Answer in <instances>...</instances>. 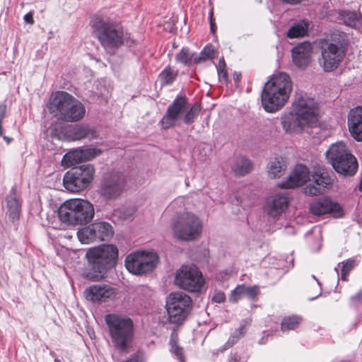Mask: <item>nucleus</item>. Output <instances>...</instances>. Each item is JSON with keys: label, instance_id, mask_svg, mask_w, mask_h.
<instances>
[{"label": "nucleus", "instance_id": "obj_39", "mask_svg": "<svg viewBox=\"0 0 362 362\" xmlns=\"http://www.w3.org/2000/svg\"><path fill=\"white\" fill-rule=\"evenodd\" d=\"M341 268V279L343 281L347 280V275L352 270L354 267L356 265V261L354 259H348L345 262H343Z\"/></svg>", "mask_w": 362, "mask_h": 362}, {"label": "nucleus", "instance_id": "obj_49", "mask_svg": "<svg viewBox=\"0 0 362 362\" xmlns=\"http://www.w3.org/2000/svg\"><path fill=\"white\" fill-rule=\"evenodd\" d=\"M218 78H222L225 81H227L228 76H227V72H226V69L225 70L218 71Z\"/></svg>", "mask_w": 362, "mask_h": 362}, {"label": "nucleus", "instance_id": "obj_53", "mask_svg": "<svg viewBox=\"0 0 362 362\" xmlns=\"http://www.w3.org/2000/svg\"><path fill=\"white\" fill-rule=\"evenodd\" d=\"M2 123L3 122H0V136H2L4 134H3V127H2Z\"/></svg>", "mask_w": 362, "mask_h": 362}, {"label": "nucleus", "instance_id": "obj_46", "mask_svg": "<svg viewBox=\"0 0 362 362\" xmlns=\"http://www.w3.org/2000/svg\"><path fill=\"white\" fill-rule=\"evenodd\" d=\"M6 110L7 107L6 104L0 105V122H3V120L6 117Z\"/></svg>", "mask_w": 362, "mask_h": 362}, {"label": "nucleus", "instance_id": "obj_28", "mask_svg": "<svg viewBox=\"0 0 362 362\" xmlns=\"http://www.w3.org/2000/svg\"><path fill=\"white\" fill-rule=\"evenodd\" d=\"M286 170V160L281 156L271 158L267 164L268 176L272 179L280 178L285 174Z\"/></svg>", "mask_w": 362, "mask_h": 362}, {"label": "nucleus", "instance_id": "obj_9", "mask_svg": "<svg viewBox=\"0 0 362 362\" xmlns=\"http://www.w3.org/2000/svg\"><path fill=\"white\" fill-rule=\"evenodd\" d=\"M172 229L177 238L185 241H192L202 234L203 223L197 215L191 212H183L177 216Z\"/></svg>", "mask_w": 362, "mask_h": 362}, {"label": "nucleus", "instance_id": "obj_31", "mask_svg": "<svg viewBox=\"0 0 362 362\" xmlns=\"http://www.w3.org/2000/svg\"><path fill=\"white\" fill-rule=\"evenodd\" d=\"M83 161H84L83 148H78L66 153L62 160V163L67 167L72 166Z\"/></svg>", "mask_w": 362, "mask_h": 362}, {"label": "nucleus", "instance_id": "obj_7", "mask_svg": "<svg viewBox=\"0 0 362 362\" xmlns=\"http://www.w3.org/2000/svg\"><path fill=\"white\" fill-rule=\"evenodd\" d=\"M326 157L337 173L344 176H353L358 170V162L346 144L342 141L330 146Z\"/></svg>", "mask_w": 362, "mask_h": 362}, {"label": "nucleus", "instance_id": "obj_14", "mask_svg": "<svg viewBox=\"0 0 362 362\" xmlns=\"http://www.w3.org/2000/svg\"><path fill=\"white\" fill-rule=\"evenodd\" d=\"M114 234L112 226L105 221H97L90 223L78 230L77 237L83 244L94 242L106 241Z\"/></svg>", "mask_w": 362, "mask_h": 362}, {"label": "nucleus", "instance_id": "obj_37", "mask_svg": "<svg viewBox=\"0 0 362 362\" xmlns=\"http://www.w3.org/2000/svg\"><path fill=\"white\" fill-rule=\"evenodd\" d=\"M176 76L177 72L168 66L160 74V81L163 86L171 84Z\"/></svg>", "mask_w": 362, "mask_h": 362}, {"label": "nucleus", "instance_id": "obj_51", "mask_svg": "<svg viewBox=\"0 0 362 362\" xmlns=\"http://www.w3.org/2000/svg\"><path fill=\"white\" fill-rule=\"evenodd\" d=\"M313 278L317 281V284H318V286L320 287V291H319V293L316 296L311 297L310 298V300H313V299L316 298L317 296H319L321 294V284H320V283L319 282V281L317 279H316L315 275H313Z\"/></svg>", "mask_w": 362, "mask_h": 362}, {"label": "nucleus", "instance_id": "obj_26", "mask_svg": "<svg viewBox=\"0 0 362 362\" xmlns=\"http://www.w3.org/2000/svg\"><path fill=\"white\" fill-rule=\"evenodd\" d=\"M312 45L308 42H302L292 49V59L299 68L306 67L310 62Z\"/></svg>", "mask_w": 362, "mask_h": 362}, {"label": "nucleus", "instance_id": "obj_21", "mask_svg": "<svg viewBox=\"0 0 362 362\" xmlns=\"http://www.w3.org/2000/svg\"><path fill=\"white\" fill-rule=\"evenodd\" d=\"M290 199L286 193H274L267 199L264 211L269 216L276 217L286 211Z\"/></svg>", "mask_w": 362, "mask_h": 362}, {"label": "nucleus", "instance_id": "obj_25", "mask_svg": "<svg viewBox=\"0 0 362 362\" xmlns=\"http://www.w3.org/2000/svg\"><path fill=\"white\" fill-rule=\"evenodd\" d=\"M347 126L351 136L356 141L362 142V106L349 110L347 115Z\"/></svg>", "mask_w": 362, "mask_h": 362}, {"label": "nucleus", "instance_id": "obj_42", "mask_svg": "<svg viewBox=\"0 0 362 362\" xmlns=\"http://www.w3.org/2000/svg\"><path fill=\"white\" fill-rule=\"evenodd\" d=\"M214 49L211 45H207L204 47V50L201 52L199 60H206L208 59L214 58Z\"/></svg>", "mask_w": 362, "mask_h": 362}, {"label": "nucleus", "instance_id": "obj_8", "mask_svg": "<svg viewBox=\"0 0 362 362\" xmlns=\"http://www.w3.org/2000/svg\"><path fill=\"white\" fill-rule=\"evenodd\" d=\"M168 321L174 325L182 324L192 309V299L182 291L170 293L165 298Z\"/></svg>", "mask_w": 362, "mask_h": 362}, {"label": "nucleus", "instance_id": "obj_30", "mask_svg": "<svg viewBox=\"0 0 362 362\" xmlns=\"http://www.w3.org/2000/svg\"><path fill=\"white\" fill-rule=\"evenodd\" d=\"M252 169L251 161L245 157L236 158L232 165L231 170L238 176H243Z\"/></svg>", "mask_w": 362, "mask_h": 362}, {"label": "nucleus", "instance_id": "obj_45", "mask_svg": "<svg viewBox=\"0 0 362 362\" xmlns=\"http://www.w3.org/2000/svg\"><path fill=\"white\" fill-rule=\"evenodd\" d=\"M228 362H243L241 356L238 353H231L229 356Z\"/></svg>", "mask_w": 362, "mask_h": 362}, {"label": "nucleus", "instance_id": "obj_41", "mask_svg": "<svg viewBox=\"0 0 362 362\" xmlns=\"http://www.w3.org/2000/svg\"><path fill=\"white\" fill-rule=\"evenodd\" d=\"M102 151L98 148H83V155L84 161L90 160L100 155Z\"/></svg>", "mask_w": 362, "mask_h": 362}, {"label": "nucleus", "instance_id": "obj_38", "mask_svg": "<svg viewBox=\"0 0 362 362\" xmlns=\"http://www.w3.org/2000/svg\"><path fill=\"white\" fill-rule=\"evenodd\" d=\"M201 107L199 105H193L187 111L185 112V115L183 117L184 123L186 124H190L193 123L198 116Z\"/></svg>", "mask_w": 362, "mask_h": 362}, {"label": "nucleus", "instance_id": "obj_18", "mask_svg": "<svg viewBox=\"0 0 362 362\" xmlns=\"http://www.w3.org/2000/svg\"><path fill=\"white\" fill-rule=\"evenodd\" d=\"M187 108V99L185 96H177L168 107L166 114L161 120L163 128L168 129L176 124Z\"/></svg>", "mask_w": 362, "mask_h": 362}, {"label": "nucleus", "instance_id": "obj_50", "mask_svg": "<svg viewBox=\"0 0 362 362\" xmlns=\"http://www.w3.org/2000/svg\"><path fill=\"white\" fill-rule=\"evenodd\" d=\"M284 3L295 5L301 3L303 0H282Z\"/></svg>", "mask_w": 362, "mask_h": 362}, {"label": "nucleus", "instance_id": "obj_23", "mask_svg": "<svg viewBox=\"0 0 362 362\" xmlns=\"http://www.w3.org/2000/svg\"><path fill=\"white\" fill-rule=\"evenodd\" d=\"M310 211L317 216L330 214L334 217H339L341 215V206L326 197L319 198L312 202L310 204Z\"/></svg>", "mask_w": 362, "mask_h": 362}, {"label": "nucleus", "instance_id": "obj_33", "mask_svg": "<svg viewBox=\"0 0 362 362\" xmlns=\"http://www.w3.org/2000/svg\"><path fill=\"white\" fill-rule=\"evenodd\" d=\"M308 28V23L305 21L294 23L287 31L288 38L303 37L306 35Z\"/></svg>", "mask_w": 362, "mask_h": 362}, {"label": "nucleus", "instance_id": "obj_35", "mask_svg": "<svg viewBox=\"0 0 362 362\" xmlns=\"http://www.w3.org/2000/svg\"><path fill=\"white\" fill-rule=\"evenodd\" d=\"M177 333L173 332L170 341V351L177 358L180 362H185L183 349L177 344Z\"/></svg>", "mask_w": 362, "mask_h": 362}, {"label": "nucleus", "instance_id": "obj_32", "mask_svg": "<svg viewBox=\"0 0 362 362\" xmlns=\"http://www.w3.org/2000/svg\"><path fill=\"white\" fill-rule=\"evenodd\" d=\"M340 19L348 26L356 28L362 23V16L355 11H342Z\"/></svg>", "mask_w": 362, "mask_h": 362}, {"label": "nucleus", "instance_id": "obj_44", "mask_svg": "<svg viewBox=\"0 0 362 362\" xmlns=\"http://www.w3.org/2000/svg\"><path fill=\"white\" fill-rule=\"evenodd\" d=\"M225 294L221 291L216 293L212 298V300L214 302L218 303H223L225 300Z\"/></svg>", "mask_w": 362, "mask_h": 362}, {"label": "nucleus", "instance_id": "obj_36", "mask_svg": "<svg viewBox=\"0 0 362 362\" xmlns=\"http://www.w3.org/2000/svg\"><path fill=\"white\" fill-rule=\"evenodd\" d=\"M302 318L300 316L293 315L284 317L281 322L283 332L296 329L300 323Z\"/></svg>", "mask_w": 362, "mask_h": 362}, {"label": "nucleus", "instance_id": "obj_48", "mask_svg": "<svg viewBox=\"0 0 362 362\" xmlns=\"http://www.w3.org/2000/svg\"><path fill=\"white\" fill-rule=\"evenodd\" d=\"M225 69H226V62L224 61V59L222 57L218 61L217 71L225 70Z\"/></svg>", "mask_w": 362, "mask_h": 362}, {"label": "nucleus", "instance_id": "obj_2", "mask_svg": "<svg viewBox=\"0 0 362 362\" xmlns=\"http://www.w3.org/2000/svg\"><path fill=\"white\" fill-rule=\"evenodd\" d=\"M88 267L84 272L86 279L98 281L105 276L107 269L113 267L118 258V249L113 245H101L86 252Z\"/></svg>", "mask_w": 362, "mask_h": 362}, {"label": "nucleus", "instance_id": "obj_5", "mask_svg": "<svg viewBox=\"0 0 362 362\" xmlns=\"http://www.w3.org/2000/svg\"><path fill=\"white\" fill-rule=\"evenodd\" d=\"M112 341L121 351L127 352L134 338V324L132 319L119 314H108L105 317Z\"/></svg>", "mask_w": 362, "mask_h": 362}, {"label": "nucleus", "instance_id": "obj_55", "mask_svg": "<svg viewBox=\"0 0 362 362\" xmlns=\"http://www.w3.org/2000/svg\"><path fill=\"white\" fill-rule=\"evenodd\" d=\"M54 362H61V361H60L59 359L55 358V359H54Z\"/></svg>", "mask_w": 362, "mask_h": 362}, {"label": "nucleus", "instance_id": "obj_47", "mask_svg": "<svg viewBox=\"0 0 362 362\" xmlns=\"http://www.w3.org/2000/svg\"><path fill=\"white\" fill-rule=\"evenodd\" d=\"M23 20L25 23L28 24H33L34 23V19H33V14L32 12H28L23 16Z\"/></svg>", "mask_w": 362, "mask_h": 362}, {"label": "nucleus", "instance_id": "obj_20", "mask_svg": "<svg viewBox=\"0 0 362 362\" xmlns=\"http://www.w3.org/2000/svg\"><path fill=\"white\" fill-rule=\"evenodd\" d=\"M85 298L93 303L105 302L116 295L115 289L105 284H93L86 288L83 292Z\"/></svg>", "mask_w": 362, "mask_h": 362}, {"label": "nucleus", "instance_id": "obj_22", "mask_svg": "<svg viewBox=\"0 0 362 362\" xmlns=\"http://www.w3.org/2000/svg\"><path fill=\"white\" fill-rule=\"evenodd\" d=\"M310 174L305 165H297L286 180L277 184L279 188L291 189L304 185L310 180Z\"/></svg>", "mask_w": 362, "mask_h": 362}, {"label": "nucleus", "instance_id": "obj_4", "mask_svg": "<svg viewBox=\"0 0 362 362\" xmlns=\"http://www.w3.org/2000/svg\"><path fill=\"white\" fill-rule=\"evenodd\" d=\"M90 25L93 34L105 50L114 51L123 44L124 30L119 24L107 18L95 16L92 18Z\"/></svg>", "mask_w": 362, "mask_h": 362}, {"label": "nucleus", "instance_id": "obj_13", "mask_svg": "<svg viewBox=\"0 0 362 362\" xmlns=\"http://www.w3.org/2000/svg\"><path fill=\"white\" fill-rule=\"evenodd\" d=\"M52 134L60 140L68 141L81 140L83 139H93L98 136V132L88 124H65L60 126V129H52Z\"/></svg>", "mask_w": 362, "mask_h": 362}, {"label": "nucleus", "instance_id": "obj_40", "mask_svg": "<svg viewBox=\"0 0 362 362\" xmlns=\"http://www.w3.org/2000/svg\"><path fill=\"white\" fill-rule=\"evenodd\" d=\"M192 54L190 53L187 48H182L181 51L177 54V60L184 64H187L192 60Z\"/></svg>", "mask_w": 362, "mask_h": 362}, {"label": "nucleus", "instance_id": "obj_16", "mask_svg": "<svg viewBox=\"0 0 362 362\" xmlns=\"http://www.w3.org/2000/svg\"><path fill=\"white\" fill-rule=\"evenodd\" d=\"M345 56L343 47L334 42H325L321 46L320 66L326 72H330L339 66Z\"/></svg>", "mask_w": 362, "mask_h": 362}, {"label": "nucleus", "instance_id": "obj_17", "mask_svg": "<svg viewBox=\"0 0 362 362\" xmlns=\"http://www.w3.org/2000/svg\"><path fill=\"white\" fill-rule=\"evenodd\" d=\"M291 110L309 124L315 122L317 119V103L314 98L308 95H298L293 101Z\"/></svg>", "mask_w": 362, "mask_h": 362}, {"label": "nucleus", "instance_id": "obj_52", "mask_svg": "<svg viewBox=\"0 0 362 362\" xmlns=\"http://www.w3.org/2000/svg\"><path fill=\"white\" fill-rule=\"evenodd\" d=\"M2 137L6 141V142L7 144H9L11 142V139L8 137V136H6L3 135Z\"/></svg>", "mask_w": 362, "mask_h": 362}, {"label": "nucleus", "instance_id": "obj_27", "mask_svg": "<svg viewBox=\"0 0 362 362\" xmlns=\"http://www.w3.org/2000/svg\"><path fill=\"white\" fill-rule=\"evenodd\" d=\"M7 212L12 221L18 218L21 211V199L18 194L16 187H13L6 197Z\"/></svg>", "mask_w": 362, "mask_h": 362}, {"label": "nucleus", "instance_id": "obj_6", "mask_svg": "<svg viewBox=\"0 0 362 362\" xmlns=\"http://www.w3.org/2000/svg\"><path fill=\"white\" fill-rule=\"evenodd\" d=\"M94 214L93 205L81 199L67 200L58 209L60 220L71 225L86 224L92 221Z\"/></svg>", "mask_w": 362, "mask_h": 362}, {"label": "nucleus", "instance_id": "obj_34", "mask_svg": "<svg viewBox=\"0 0 362 362\" xmlns=\"http://www.w3.org/2000/svg\"><path fill=\"white\" fill-rule=\"evenodd\" d=\"M246 326L241 325L237 329H235L230 336L228 341L221 346L218 351L223 352L238 342V341L242 338L246 333Z\"/></svg>", "mask_w": 362, "mask_h": 362}, {"label": "nucleus", "instance_id": "obj_43", "mask_svg": "<svg viewBox=\"0 0 362 362\" xmlns=\"http://www.w3.org/2000/svg\"><path fill=\"white\" fill-rule=\"evenodd\" d=\"M351 300L354 305L362 303V289L360 290L356 295L351 296Z\"/></svg>", "mask_w": 362, "mask_h": 362}, {"label": "nucleus", "instance_id": "obj_12", "mask_svg": "<svg viewBox=\"0 0 362 362\" xmlns=\"http://www.w3.org/2000/svg\"><path fill=\"white\" fill-rule=\"evenodd\" d=\"M158 255L152 251L138 250L127 256L125 267L133 274L141 275L151 272L156 265Z\"/></svg>", "mask_w": 362, "mask_h": 362}, {"label": "nucleus", "instance_id": "obj_19", "mask_svg": "<svg viewBox=\"0 0 362 362\" xmlns=\"http://www.w3.org/2000/svg\"><path fill=\"white\" fill-rule=\"evenodd\" d=\"M312 177L315 185L310 184L304 188V192L307 195L316 196L322 194L325 189L332 184V179L323 168L315 169Z\"/></svg>", "mask_w": 362, "mask_h": 362}, {"label": "nucleus", "instance_id": "obj_24", "mask_svg": "<svg viewBox=\"0 0 362 362\" xmlns=\"http://www.w3.org/2000/svg\"><path fill=\"white\" fill-rule=\"evenodd\" d=\"M281 124L284 131L287 134L301 133L305 127L310 125L297 115L293 110L282 115Z\"/></svg>", "mask_w": 362, "mask_h": 362}, {"label": "nucleus", "instance_id": "obj_15", "mask_svg": "<svg viewBox=\"0 0 362 362\" xmlns=\"http://www.w3.org/2000/svg\"><path fill=\"white\" fill-rule=\"evenodd\" d=\"M127 182L124 174L112 172L106 175L101 180L99 192L106 199H115L119 197L127 189Z\"/></svg>", "mask_w": 362, "mask_h": 362}, {"label": "nucleus", "instance_id": "obj_11", "mask_svg": "<svg viewBox=\"0 0 362 362\" xmlns=\"http://www.w3.org/2000/svg\"><path fill=\"white\" fill-rule=\"evenodd\" d=\"M175 284L189 292H200L205 284L202 272L194 264H184L177 270Z\"/></svg>", "mask_w": 362, "mask_h": 362}, {"label": "nucleus", "instance_id": "obj_10", "mask_svg": "<svg viewBox=\"0 0 362 362\" xmlns=\"http://www.w3.org/2000/svg\"><path fill=\"white\" fill-rule=\"evenodd\" d=\"M94 174L95 168L90 164L72 168L64 174L63 185L69 192H81L87 188L93 181Z\"/></svg>", "mask_w": 362, "mask_h": 362}, {"label": "nucleus", "instance_id": "obj_1", "mask_svg": "<svg viewBox=\"0 0 362 362\" xmlns=\"http://www.w3.org/2000/svg\"><path fill=\"white\" fill-rule=\"evenodd\" d=\"M292 90V82L286 73L274 75L265 84L261 99L264 109L274 112L283 107Z\"/></svg>", "mask_w": 362, "mask_h": 362}, {"label": "nucleus", "instance_id": "obj_29", "mask_svg": "<svg viewBox=\"0 0 362 362\" xmlns=\"http://www.w3.org/2000/svg\"><path fill=\"white\" fill-rule=\"evenodd\" d=\"M258 293L259 288L256 286H246L244 284L238 285L232 291L229 300L233 303H236L244 297L255 299Z\"/></svg>", "mask_w": 362, "mask_h": 362}, {"label": "nucleus", "instance_id": "obj_3", "mask_svg": "<svg viewBox=\"0 0 362 362\" xmlns=\"http://www.w3.org/2000/svg\"><path fill=\"white\" fill-rule=\"evenodd\" d=\"M47 108L50 113L66 122L80 121L86 114L83 103L65 91L54 93L50 96Z\"/></svg>", "mask_w": 362, "mask_h": 362}, {"label": "nucleus", "instance_id": "obj_54", "mask_svg": "<svg viewBox=\"0 0 362 362\" xmlns=\"http://www.w3.org/2000/svg\"><path fill=\"white\" fill-rule=\"evenodd\" d=\"M211 30L214 32V26L212 23V20L211 19Z\"/></svg>", "mask_w": 362, "mask_h": 362}]
</instances>
